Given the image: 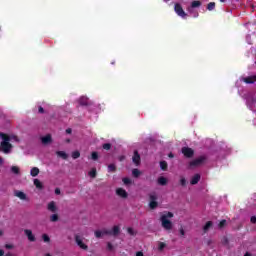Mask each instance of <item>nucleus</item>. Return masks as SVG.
<instances>
[{"mask_svg":"<svg viewBox=\"0 0 256 256\" xmlns=\"http://www.w3.org/2000/svg\"><path fill=\"white\" fill-rule=\"evenodd\" d=\"M0 139L3 140L0 143V151H2V153H5L6 155H9V153H11V149H13V145L9 143V141L13 139V141L19 142V138L17 136L9 137L5 133H0Z\"/></svg>","mask_w":256,"mask_h":256,"instance_id":"obj_1","label":"nucleus"},{"mask_svg":"<svg viewBox=\"0 0 256 256\" xmlns=\"http://www.w3.org/2000/svg\"><path fill=\"white\" fill-rule=\"evenodd\" d=\"M174 214L172 212H165L160 216V221L163 229L165 231H171L173 229V222L170 219H173Z\"/></svg>","mask_w":256,"mask_h":256,"instance_id":"obj_2","label":"nucleus"},{"mask_svg":"<svg viewBox=\"0 0 256 256\" xmlns=\"http://www.w3.org/2000/svg\"><path fill=\"white\" fill-rule=\"evenodd\" d=\"M174 10L179 17H182V19L187 18V13H185V10H183V6H181V4L176 3L174 6Z\"/></svg>","mask_w":256,"mask_h":256,"instance_id":"obj_3","label":"nucleus"},{"mask_svg":"<svg viewBox=\"0 0 256 256\" xmlns=\"http://www.w3.org/2000/svg\"><path fill=\"white\" fill-rule=\"evenodd\" d=\"M75 243L80 247V249H83V251H87V249H89V246L83 242V238L79 235L75 236Z\"/></svg>","mask_w":256,"mask_h":256,"instance_id":"obj_4","label":"nucleus"},{"mask_svg":"<svg viewBox=\"0 0 256 256\" xmlns=\"http://www.w3.org/2000/svg\"><path fill=\"white\" fill-rule=\"evenodd\" d=\"M201 5V1L196 0L191 3V8H188L189 13H193V17H199V12H193V9L199 7Z\"/></svg>","mask_w":256,"mask_h":256,"instance_id":"obj_5","label":"nucleus"},{"mask_svg":"<svg viewBox=\"0 0 256 256\" xmlns=\"http://www.w3.org/2000/svg\"><path fill=\"white\" fill-rule=\"evenodd\" d=\"M94 235H95L96 239H101L102 237H105V235H111V230H108L106 228H104L102 230H96L94 232Z\"/></svg>","mask_w":256,"mask_h":256,"instance_id":"obj_6","label":"nucleus"},{"mask_svg":"<svg viewBox=\"0 0 256 256\" xmlns=\"http://www.w3.org/2000/svg\"><path fill=\"white\" fill-rule=\"evenodd\" d=\"M205 156H200L199 158H196L195 160L190 162V167H199V165H202V163L205 162Z\"/></svg>","mask_w":256,"mask_h":256,"instance_id":"obj_7","label":"nucleus"},{"mask_svg":"<svg viewBox=\"0 0 256 256\" xmlns=\"http://www.w3.org/2000/svg\"><path fill=\"white\" fill-rule=\"evenodd\" d=\"M116 195L120 197L121 199H127L129 197V194L127 191L123 188H117L116 189Z\"/></svg>","mask_w":256,"mask_h":256,"instance_id":"obj_8","label":"nucleus"},{"mask_svg":"<svg viewBox=\"0 0 256 256\" xmlns=\"http://www.w3.org/2000/svg\"><path fill=\"white\" fill-rule=\"evenodd\" d=\"M157 196L155 194L150 195V209H157Z\"/></svg>","mask_w":256,"mask_h":256,"instance_id":"obj_9","label":"nucleus"},{"mask_svg":"<svg viewBox=\"0 0 256 256\" xmlns=\"http://www.w3.org/2000/svg\"><path fill=\"white\" fill-rule=\"evenodd\" d=\"M182 153H183L184 157L191 158V157H193L195 152L193 151V149H191L189 147H184V148H182Z\"/></svg>","mask_w":256,"mask_h":256,"instance_id":"obj_10","label":"nucleus"},{"mask_svg":"<svg viewBox=\"0 0 256 256\" xmlns=\"http://www.w3.org/2000/svg\"><path fill=\"white\" fill-rule=\"evenodd\" d=\"M132 161L133 163H135V165H140L141 163V156L139 155V152L137 150L134 151Z\"/></svg>","mask_w":256,"mask_h":256,"instance_id":"obj_11","label":"nucleus"},{"mask_svg":"<svg viewBox=\"0 0 256 256\" xmlns=\"http://www.w3.org/2000/svg\"><path fill=\"white\" fill-rule=\"evenodd\" d=\"M47 209L51 213H57V204L55 203V201H51L50 203H48Z\"/></svg>","mask_w":256,"mask_h":256,"instance_id":"obj_12","label":"nucleus"},{"mask_svg":"<svg viewBox=\"0 0 256 256\" xmlns=\"http://www.w3.org/2000/svg\"><path fill=\"white\" fill-rule=\"evenodd\" d=\"M41 141H42L43 145H49V143H52L53 139L51 138V134L43 136L41 138Z\"/></svg>","mask_w":256,"mask_h":256,"instance_id":"obj_13","label":"nucleus"},{"mask_svg":"<svg viewBox=\"0 0 256 256\" xmlns=\"http://www.w3.org/2000/svg\"><path fill=\"white\" fill-rule=\"evenodd\" d=\"M24 233L26 237H28V240H30L31 242L35 241V235H33V231L26 229L24 230Z\"/></svg>","mask_w":256,"mask_h":256,"instance_id":"obj_14","label":"nucleus"},{"mask_svg":"<svg viewBox=\"0 0 256 256\" xmlns=\"http://www.w3.org/2000/svg\"><path fill=\"white\" fill-rule=\"evenodd\" d=\"M111 231V235H113V237H117V235H119L121 233V227L119 226H114L112 227Z\"/></svg>","mask_w":256,"mask_h":256,"instance_id":"obj_15","label":"nucleus"},{"mask_svg":"<svg viewBox=\"0 0 256 256\" xmlns=\"http://www.w3.org/2000/svg\"><path fill=\"white\" fill-rule=\"evenodd\" d=\"M243 81L244 83H248V84L255 83L256 75L245 77L243 78Z\"/></svg>","mask_w":256,"mask_h":256,"instance_id":"obj_16","label":"nucleus"},{"mask_svg":"<svg viewBox=\"0 0 256 256\" xmlns=\"http://www.w3.org/2000/svg\"><path fill=\"white\" fill-rule=\"evenodd\" d=\"M201 180V175L196 174L192 177L190 183L191 185H197L199 183V181Z\"/></svg>","mask_w":256,"mask_h":256,"instance_id":"obj_17","label":"nucleus"},{"mask_svg":"<svg viewBox=\"0 0 256 256\" xmlns=\"http://www.w3.org/2000/svg\"><path fill=\"white\" fill-rule=\"evenodd\" d=\"M15 196L18 197V199H21L22 201L27 200V195L24 192L15 191Z\"/></svg>","mask_w":256,"mask_h":256,"instance_id":"obj_18","label":"nucleus"},{"mask_svg":"<svg viewBox=\"0 0 256 256\" xmlns=\"http://www.w3.org/2000/svg\"><path fill=\"white\" fill-rule=\"evenodd\" d=\"M78 103L82 106H87L89 105V98L83 96L78 100Z\"/></svg>","mask_w":256,"mask_h":256,"instance_id":"obj_19","label":"nucleus"},{"mask_svg":"<svg viewBox=\"0 0 256 256\" xmlns=\"http://www.w3.org/2000/svg\"><path fill=\"white\" fill-rule=\"evenodd\" d=\"M39 168H37V167H33L32 169H31V171H30V175L32 176V177H37V175H39Z\"/></svg>","mask_w":256,"mask_h":256,"instance_id":"obj_20","label":"nucleus"},{"mask_svg":"<svg viewBox=\"0 0 256 256\" xmlns=\"http://www.w3.org/2000/svg\"><path fill=\"white\" fill-rule=\"evenodd\" d=\"M34 185L37 189H43V183L39 179H34Z\"/></svg>","mask_w":256,"mask_h":256,"instance_id":"obj_21","label":"nucleus"},{"mask_svg":"<svg viewBox=\"0 0 256 256\" xmlns=\"http://www.w3.org/2000/svg\"><path fill=\"white\" fill-rule=\"evenodd\" d=\"M213 226V222L208 221L205 226L203 227L204 232L207 233V231H209V229H211V227Z\"/></svg>","mask_w":256,"mask_h":256,"instance_id":"obj_22","label":"nucleus"},{"mask_svg":"<svg viewBox=\"0 0 256 256\" xmlns=\"http://www.w3.org/2000/svg\"><path fill=\"white\" fill-rule=\"evenodd\" d=\"M56 155L58 157H61L62 159H67V157H68L67 153H65L64 151H57Z\"/></svg>","mask_w":256,"mask_h":256,"instance_id":"obj_23","label":"nucleus"},{"mask_svg":"<svg viewBox=\"0 0 256 256\" xmlns=\"http://www.w3.org/2000/svg\"><path fill=\"white\" fill-rule=\"evenodd\" d=\"M108 171H109V173H115L117 171L115 164L108 165Z\"/></svg>","mask_w":256,"mask_h":256,"instance_id":"obj_24","label":"nucleus"},{"mask_svg":"<svg viewBox=\"0 0 256 256\" xmlns=\"http://www.w3.org/2000/svg\"><path fill=\"white\" fill-rule=\"evenodd\" d=\"M88 175L90 177H92V179H95V177H97V169L93 168L89 173Z\"/></svg>","mask_w":256,"mask_h":256,"instance_id":"obj_25","label":"nucleus"},{"mask_svg":"<svg viewBox=\"0 0 256 256\" xmlns=\"http://www.w3.org/2000/svg\"><path fill=\"white\" fill-rule=\"evenodd\" d=\"M50 221H51L52 223H56V221H59V215H57V214L51 215V216H50Z\"/></svg>","mask_w":256,"mask_h":256,"instance_id":"obj_26","label":"nucleus"},{"mask_svg":"<svg viewBox=\"0 0 256 256\" xmlns=\"http://www.w3.org/2000/svg\"><path fill=\"white\" fill-rule=\"evenodd\" d=\"M11 171H12V173H14L15 175H19V173H20V169H19L18 166H12V167H11Z\"/></svg>","mask_w":256,"mask_h":256,"instance_id":"obj_27","label":"nucleus"},{"mask_svg":"<svg viewBox=\"0 0 256 256\" xmlns=\"http://www.w3.org/2000/svg\"><path fill=\"white\" fill-rule=\"evenodd\" d=\"M127 233H129L132 237H135V235H137V231L133 228H127Z\"/></svg>","mask_w":256,"mask_h":256,"instance_id":"obj_28","label":"nucleus"},{"mask_svg":"<svg viewBox=\"0 0 256 256\" xmlns=\"http://www.w3.org/2000/svg\"><path fill=\"white\" fill-rule=\"evenodd\" d=\"M81 157V153L79 151L72 152V159H79Z\"/></svg>","mask_w":256,"mask_h":256,"instance_id":"obj_29","label":"nucleus"},{"mask_svg":"<svg viewBox=\"0 0 256 256\" xmlns=\"http://www.w3.org/2000/svg\"><path fill=\"white\" fill-rule=\"evenodd\" d=\"M132 175H133V177H139V175H141V171H139V169L135 168L132 170Z\"/></svg>","mask_w":256,"mask_h":256,"instance_id":"obj_30","label":"nucleus"},{"mask_svg":"<svg viewBox=\"0 0 256 256\" xmlns=\"http://www.w3.org/2000/svg\"><path fill=\"white\" fill-rule=\"evenodd\" d=\"M158 183L159 185H165L167 183V178L165 177L158 178Z\"/></svg>","mask_w":256,"mask_h":256,"instance_id":"obj_31","label":"nucleus"},{"mask_svg":"<svg viewBox=\"0 0 256 256\" xmlns=\"http://www.w3.org/2000/svg\"><path fill=\"white\" fill-rule=\"evenodd\" d=\"M208 11H213L215 9V2H210L207 5Z\"/></svg>","mask_w":256,"mask_h":256,"instance_id":"obj_32","label":"nucleus"},{"mask_svg":"<svg viewBox=\"0 0 256 256\" xmlns=\"http://www.w3.org/2000/svg\"><path fill=\"white\" fill-rule=\"evenodd\" d=\"M164 247H167L165 242H158V250L163 251Z\"/></svg>","mask_w":256,"mask_h":256,"instance_id":"obj_33","label":"nucleus"},{"mask_svg":"<svg viewBox=\"0 0 256 256\" xmlns=\"http://www.w3.org/2000/svg\"><path fill=\"white\" fill-rule=\"evenodd\" d=\"M227 226V220H222L219 224L218 227L219 229H223V227Z\"/></svg>","mask_w":256,"mask_h":256,"instance_id":"obj_34","label":"nucleus"},{"mask_svg":"<svg viewBox=\"0 0 256 256\" xmlns=\"http://www.w3.org/2000/svg\"><path fill=\"white\" fill-rule=\"evenodd\" d=\"M160 167L163 171L167 170V162L161 161L160 162Z\"/></svg>","mask_w":256,"mask_h":256,"instance_id":"obj_35","label":"nucleus"},{"mask_svg":"<svg viewBox=\"0 0 256 256\" xmlns=\"http://www.w3.org/2000/svg\"><path fill=\"white\" fill-rule=\"evenodd\" d=\"M42 239L45 243H49V241H51V238H49L47 234H43Z\"/></svg>","mask_w":256,"mask_h":256,"instance_id":"obj_36","label":"nucleus"},{"mask_svg":"<svg viewBox=\"0 0 256 256\" xmlns=\"http://www.w3.org/2000/svg\"><path fill=\"white\" fill-rule=\"evenodd\" d=\"M122 181H123L124 185H131V183H132L130 178H123Z\"/></svg>","mask_w":256,"mask_h":256,"instance_id":"obj_37","label":"nucleus"},{"mask_svg":"<svg viewBox=\"0 0 256 256\" xmlns=\"http://www.w3.org/2000/svg\"><path fill=\"white\" fill-rule=\"evenodd\" d=\"M92 159L93 161H97V159H99V154L97 152H92Z\"/></svg>","mask_w":256,"mask_h":256,"instance_id":"obj_38","label":"nucleus"},{"mask_svg":"<svg viewBox=\"0 0 256 256\" xmlns=\"http://www.w3.org/2000/svg\"><path fill=\"white\" fill-rule=\"evenodd\" d=\"M103 149H105V151H109V149H111V144H109V143H105V144H103Z\"/></svg>","mask_w":256,"mask_h":256,"instance_id":"obj_39","label":"nucleus"},{"mask_svg":"<svg viewBox=\"0 0 256 256\" xmlns=\"http://www.w3.org/2000/svg\"><path fill=\"white\" fill-rule=\"evenodd\" d=\"M186 183H187V180L185 179V177H181V178H180V185H182L183 187H185Z\"/></svg>","mask_w":256,"mask_h":256,"instance_id":"obj_40","label":"nucleus"},{"mask_svg":"<svg viewBox=\"0 0 256 256\" xmlns=\"http://www.w3.org/2000/svg\"><path fill=\"white\" fill-rule=\"evenodd\" d=\"M179 233L182 237H185V229H183V227L179 228Z\"/></svg>","mask_w":256,"mask_h":256,"instance_id":"obj_41","label":"nucleus"},{"mask_svg":"<svg viewBox=\"0 0 256 256\" xmlns=\"http://www.w3.org/2000/svg\"><path fill=\"white\" fill-rule=\"evenodd\" d=\"M107 249L108 251H113V244H111L110 242L107 243Z\"/></svg>","mask_w":256,"mask_h":256,"instance_id":"obj_42","label":"nucleus"},{"mask_svg":"<svg viewBox=\"0 0 256 256\" xmlns=\"http://www.w3.org/2000/svg\"><path fill=\"white\" fill-rule=\"evenodd\" d=\"M222 243H223V245H228L229 244V240L227 239V237H224L222 239Z\"/></svg>","mask_w":256,"mask_h":256,"instance_id":"obj_43","label":"nucleus"},{"mask_svg":"<svg viewBox=\"0 0 256 256\" xmlns=\"http://www.w3.org/2000/svg\"><path fill=\"white\" fill-rule=\"evenodd\" d=\"M13 244H6L5 249H13Z\"/></svg>","mask_w":256,"mask_h":256,"instance_id":"obj_44","label":"nucleus"},{"mask_svg":"<svg viewBox=\"0 0 256 256\" xmlns=\"http://www.w3.org/2000/svg\"><path fill=\"white\" fill-rule=\"evenodd\" d=\"M55 194H56V195H61V190H60L59 188H56V189H55Z\"/></svg>","mask_w":256,"mask_h":256,"instance_id":"obj_45","label":"nucleus"},{"mask_svg":"<svg viewBox=\"0 0 256 256\" xmlns=\"http://www.w3.org/2000/svg\"><path fill=\"white\" fill-rule=\"evenodd\" d=\"M38 112H39V113H45V110L43 109V107L40 106V107L38 108Z\"/></svg>","mask_w":256,"mask_h":256,"instance_id":"obj_46","label":"nucleus"},{"mask_svg":"<svg viewBox=\"0 0 256 256\" xmlns=\"http://www.w3.org/2000/svg\"><path fill=\"white\" fill-rule=\"evenodd\" d=\"M72 132H73V130H72L71 128L66 129V133H67L68 135H71Z\"/></svg>","mask_w":256,"mask_h":256,"instance_id":"obj_47","label":"nucleus"},{"mask_svg":"<svg viewBox=\"0 0 256 256\" xmlns=\"http://www.w3.org/2000/svg\"><path fill=\"white\" fill-rule=\"evenodd\" d=\"M251 223H256V217L255 216L251 217Z\"/></svg>","mask_w":256,"mask_h":256,"instance_id":"obj_48","label":"nucleus"},{"mask_svg":"<svg viewBox=\"0 0 256 256\" xmlns=\"http://www.w3.org/2000/svg\"><path fill=\"white\" fill-rule=\"evenodd\" d=\"M3 255H5V251L0 249V256H3Z\"/></svg>","mask_w":256,"mask_h":256,"instance_id":"obj_49","label":"nucleus"},{"mask_svg":"<svg viewBox=\"0 0 256 256\" xmlns=\"http://www.w3.org/2000/svg\"><path fill=\"white\" fill-rule=\"evenodd\" d=\"M136 256H143V252H137Z\"/></svg>","mask_w":256,"mask_h":256,"instance_id":"obj_50","label":"nucleus"},{"mask_svg":"<svg viewBox=\"0 0 256 256\" xmlns=\"http://www.w3.org/2000/svg\"><path fill=\"white\" fill-rule=\"evenodd\" d=\"M168 157H170L171 159H173V153H170V154L168 155Z\"/></svg>","mask_w":256,"mask_h":256,"instance_id":"obj_51","label":"nucleus"},{"mask_svg":"<svg viewBox=\"0 0 256 256\" xmlns=\"http://www.w3.org/2000/svg\"><path fill=\"white\" fill-rule=\"evenodd\" d=\"M5 256H13V254H11V252H8Z\"/></svg>","mask_w":256,"mask_h":256,"instance_id":"obj_52","label":"nucleus"},{"mask_svg":"<svg viewBox=\"0 0 256 256\" xmlns=\"http://www.w3.org/2000/svg\"><path fill=\"white\" fill-rule=\"evenodd\" d=\"M3 163V158L0 157V164Z\"/></svg>","mask_w":256,"mask_h":256,"instance_id":"obj_53","label":"nucleus"},{"mask_svg":"<svg viewBox=\"0 0 256 256\" xmlns=\"http://www.w3.org/2000/svg\"><path fill=\"white\" fill-rule=\"evenodd\" d=\"M221 1V3H225L227 0H220Z\"/></svg>","mask_w":256,"mask_h":256,"instance_id":"obj_54","label":"nucleus"},{"mask_svg":"<svg viewBox=\"0 0 256 256\" xmlns=\"http://www.w3.org/2000/svg\"><path fill=\"white\" fill-rule=\"evenodd\" d=\"M67 143H71V140H66Z\"/></svg>","mask_w":256,"mask_h":256,"instance_id":"obj_55","label":"nucleus"},{"mask_svg":"<svg viewBox=\"0 0 256 256\" xmlns=\"http://www.w3.org/2000/svg\"><path fill=\"white\" fill-rule=\"evenodd\" d=\"M0 235H3V231H0Z\"/></svg>","mask_w":256,"mask_h":256,"instance_id":"obj_56","label":"nucleus"}]
</instances>
